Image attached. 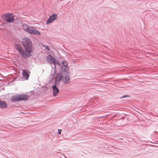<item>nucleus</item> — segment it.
I'll return each mask as SVG.
<instances>
[{"label": "nucleus", "mask_w": 158, "mask_h": 158, "mask_svg": "<svg viewBox=\"0 0 158 158\" xmlns=\"http://www.w3.org/2000/svg\"><path fill=\"white\" fill-rule=\"evenodd\" d=\"M22 44L25 48V52L24 51L23 49L18 45H15V47L22 57L27 58L31 55V52L32 50L31 43L29 39L25 38L23 40Z\"/></svg>", "instance_id": "1"}, {"label": "nucleus", "mask_w": 158, "mask_h": 158, "mask_svg": "<svg viewBox=\"0 0 158 158\" xmlns=\"http://www.w3.org/2000/svg\"><path fill=\"white\" fill-rule=\"evenodd\" d=\"M28 96L26 95L22 94L19 95L14 96L11 99L12 102H17L21 100H26L27 99Z\"/></svg>", "instance_id": "2"}, {"label": "nucleus", "mask_w": 158, "mask_h": 158, "mask_svg": "<svg viewBox=\"0 0 158 158\" xmlns=\"http://www.w3.org/2000/svg\"><path fill=\"white\" fill-rule=\"evenodd\" d=\"M28 33L36 35H40V33L39 31L36 30V29L33 27H29V26L27 29L26 31Z\"/></svg>", "instance_id": "3"}, {"label": "nucleus", "mask_w": 158, "mask_h": 158, "mask_svg": "<svg viewBox=\"0 0 158 158\" xmlns=\"http://www.w3.org/2000/svg\"><path fill=\"white\" fill-rule=\"evenodd\" d=\"M47 60L48 62L50 64H54L55 65L56 64H59L58 62L51 55H49L47 56Z\"/></svg>", "instance_id": "4"}, {"label": "nucleus", "mask_w": 158, "mask_h": 158, "mask_svg": "<svg viewBox=\"0 0 158 158\" xmlns=\"http://www.w3.org/2000/svg\"><path fill=\"white\" fill-rule=\"evenodd\" d=\"M5 19L8 22L11 23L14 20V16L12 14H7L4 15Z\"/></svg>", "instance_id": "5"}, {"label": "nucleus", "mask_w": 158, "mask_h": 158, "mask_svg": "<svg viewBox=\"0 0 158 158\" xmlns=\"http://www.w3.org/2000/svg\"><path fill=\"white\" fill-rule=\"evenodd\" d=\"M57 17V15L56 14H53L50 16L49 19L47 20L46 21V24H48L49 23H51L54 21L56 19Z\"/></svg>", "instance_id": "6"}, {"label": "nucleus", "mask_w": 158, "mask_h": 158, "mask_svg": "<svg viewBox=\"0 0 158 158\" xmlns=\"http://www.w3.org/2000/svg\"><path fill=\"white\" fill-rule=\"evenodd\" d=\"M62 81L65 84H68L69 83L70 78L68 73H67L65 76H63Z\"/></svg>", "instance_id": "7"}, {"label": "nucleus", "mask_w": 158, "mask_h": 158, "mask_svg": "<svg viewBox=\"0 0 158 158\" xmlns=\"http://www.w3.org/2000/svg\"><path fill=\"white\" fill-rule=\"evenodd\" d=\"M30 72L27 70H23V71L22 74L24 78L26 80H27L29 76Z\"/></svg>", "instance_id": "8"}, {"label": "nucleus", "mask_w": 158, "mask_h": 158, "mask_svg": "<svg viewBox=\"0 0 158 158\" xmlns=\"http://www.w3.org/2000/svg\"><path fill=\"white\" fill-rule=\"evenodd\" d=\"M63 76L61 74H57L55 79V84L56 85H58L59 84L60 81L61 80H62Z\"/></svg>", "instance_id": "9"}, {"label": "nucleus", "mask_w": 158, "mask_h": 158, "mask_svg": "<svg viewBox=\"0 0 158 158\" xmlns=\"http://www.w3.org/2000/svg\"><path fill=\"white\" fill-rule=\"evenodd\" d=\"M56 85L55 84L52 87L53 94L55 96H56L59 92V89L57 87Z\"/></svg>", "instance_id": "10"}, {"label": "nucleus", "mask_w": 158, "mask_h": 158, "mask_svg": "<svg viewBox=\"0 0 158 158\" xmlns=\"http://www.w3.org/2000/svg\"><path fill=\"white\" fill-rule=\"evenodd\" d=\"M7 107V105L5 102H2L0 100V107L6 108Z\"/></svg>", "instance_id": "11"}, {"label": "nucleus", "mask_w": 158, "mask_h": 158, "mask_svg": "<svg viewBox=\"0 0 158 158\" xmlns=\"http://www.w3.org/2000/svg\"><path fill=\"white\" fill-rule=\"evenodd\" d=\"M29 26L26 24H23L22 26V29L25 31H26Z\"/></svg>", "instance_id": "12"}, {"label": "nucleus", "mask_w": 158, "mask_h": 158, "mask_svg": "<svg viewBox=\"0 0 158 158\" xmlns=\"http://www.w3.org/2000/svg\"><path fill=\"white\" fill-rule=\"evenodd\" d=\"M43 47H45L48 50H50L48 46H45V45H43Z\"/></svg>", "instance_id": "13"}, {"label": "nucleus", "mask_w": 158, "mask_h": 158, "mask_svg": "<svg viewBox=\"0 0 158 158\" xmlns=\"http://www.w3.org/2000/svg\"><path fill=\"white\" fill-rule=\"evenodd\" d=\"M61 130L58 129V133L59 134H61Z\"/></svg>", "instance_id": "14"}, {"label": "nucleus", "mask_w": 158, "mask_h": 158, "mask_svg": "<svg viewBox=\"0 0 158 158\" xmlns=\"http://www.w3.org/2000/svg\"><path fill=\"white\" fill-rule=\"evenodd\" d=\"M128 97V96L127 95H125L124 96H122V98H126V97Z\"/></svg>", "instance_id": "15"}]
</instances>
